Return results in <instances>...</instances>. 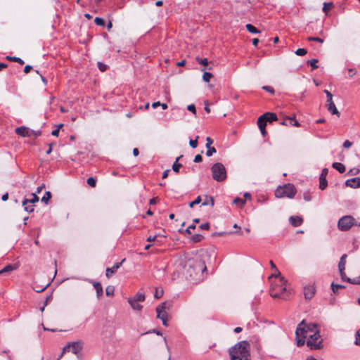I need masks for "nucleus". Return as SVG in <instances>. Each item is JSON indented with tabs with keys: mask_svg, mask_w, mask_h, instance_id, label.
Segmentation results:
<instances>
[{
	"mask_svg": "<svg viewBox=\"0 0 360 360\" xmlns=\"http://www.w3.org/2000/svg\"><path fill=\"white\" fill-rule=\"evenodd\" d=\"M51 198V194L49 191H46L44 196L41 198V202H44L45 204H47Z\"/></svg>",
	"mask_w": 360,
	"mask_h": 360,
	"instance_id": "nucleus-36",
	"label": "nucleus"
},
{
	"mask_svg": "<svg viewBox=\"0 0 360 360\" xmlns=\"http://www.w3.org/2000/svg\"><path fill=\"white\" fill-rule=\"evenodd\" d=\"M332 167L337 169L340 173L345 172L346 169L345 165L340 162H333Z\"/></svg>",
	"mask_w": 360,
	"mask_h": 360,
	"instance_id": "nucleus-23",
	"label": "nucleus"
},
{
	"mask_svg": "<svg viewBox=\"0 0 360 360\" xmlns=\"http://www.w3.org/2000/svg\"><path fill=\"white\" fill-rule=\"evenodd\" d=\"M144 300H145V295L141 292H137L134 297L128 298V302H143Z\"/></svg>",
	"mask_w": 360,
	"mask_h": 360,
	"instance_id": "nucleus-19",
	"label": "nucleus"
},
{
	"mask_svg": "<svg viewBox=\"0 0 360 360\" xmlns=\"http://www.w3.org/2000/svg\"><path fill=\"white\" fill-rule=\"evenodd\" d=\"M212 178L218 182L226 180L227 177L226 169L224 165L221 162L214 164L211 167Z\"/></svg>",
	"mask_w": 360,
	"mask_h": 360,
	"instance_id": "nucleus-3",
	"label": "nucleus"
},
{
	"mask_svg": "<svg viewBox=\"0 0 360 360\" xmlns=\"http://www.w3.org/2000/svg\"><path fill=\"white\" fill-rule=\"evenodd\" d=\"M202 160V156L200 155V154H198L195 156L194 158V162H200Z\"/></svg>",
	"mask_w": 360,
	"mask_h": 360,
	"instance_id": "nucleus-64",
	"label": "nucleus"
},
{
	"mask_svg": "<svg viewBox=\"0 0 360 360\" xmlns=\"http://www.w3.org/2000/svg\"><path fill=\"white\" fill-rule=\"evenodd\" d=\"M279 283L276 285V290H277L281 294L286 290V283L287 281L283 276H279Z\"/></svg>",
	"mask_w": 360,
	"mask_h": 360,
	"instance_id": "nucleus-17",
	"label": "nucleus"
},
{
	"mask_svg": "<svg viewBox=\"0 0 360 360\" xmlns=\"http://www.w3.org/2000/svg\"><path fill=\"white\" fill-rule=\"evenodd\" d=\"M93 285L96 291L97 297L99 298L103 292V287L99 282H94Z\"/></svg>",
	"mask_w": 360,
	"mask_h": 360,
	"instance_id": "nucleus-21",
	"label": "nucleus"
},
{
	"mask_svg": "<svg viewBox=\"0 0 360 360\" xmlns=\"http://www.w3.org/2000/svg\"><path fill=\"white\" fill-rule=\"evenodd\" d=\"M30 129L24 126L15 129V133L22 137H30Z\"/></svg>",
	"mask_w": 360,
	"mask_h": 360,
	"instance_id": "nucleus-15",
	"label": "nucleus"
},
{
	"mask_svg": "<svg viewBox=\"0 0 360 360\" xmlns=\"http://www.w3.org/2000/svg\"><path fill=\"white\" fill-rule=\"evenodd\" d=\"M199 136H196L195 140L190 139L189 145L192 148H195L198 146V139Z\"/></svg>",
	"mask_w": 360,
	"mask_h": 360,
	"instance_id": "nucleus-45",
	"label": "nucleus"
},
{
	"mask_svg": "<svg viewBox=\"0 0 360 360\" xmlns=\"http://www.w3.org/2000/svg\"><path fill=\"white\" fill-rule=\"evenodd\" d=\"M124 261L125 259H123L120 262L115 263L111 268H107L105 276L110 277L112 274H115Z\"/></svg>",
	"mask_w": 360,
	"mask_h": 360,
	"instance_id": "nucleus-16",
	"label": "nucleus"
},
{
	"mask_svg": "<svg viewBox=\"0 0 360 360\" xmlns=\"http://www.w3.org/2000/svg\"><path fill=\"white\" fill-rule=\"evenodd\" d=\"M296 194V189L293 184H287L283 186H279L275 191V196L278 198H292Z\"/></svg>",
	"mask_w": 360,
	"mask_h": 360,
	"instance_id": "nucleus-4",
	"label": "nucleus"
},
{
	"mask_svg": "<svg viewBox=\"0 0 360 360\" xmlns=\"http://www.w3.org/2000/svg\"><path fill=\"white\" fill-rule=\"evenodd\" d=\"M317 63H318L317 59H311L307 61V63L309 64L312 67L313 69H316L318 68V65H316Z\"/></svg>",
	"mask_w": 360,
	"mask_h": 360,
	"instance_id": "nucleus-47",
	"label": "nucleus"
},
{
	"mask_svg": "<svg viewBox=\"0 0 360 360\" xmlns=\"http://www.w3.org/2000/svg\"><path fill=\"white\" fill-rule=\"evenodd\" d=\"M289 222L294 227H297L302 224L303 219L299 216H291L289 218Z\"/></svg>",
	"mask_w": 360,
	"mask_h": 360,
	"instance_id": "nucleus-18",
	"label": "nucleus"
},
{
	"mask_svg": "<svg viewBox=\"0 0 360 360\" xmlns=\"http://www.w3.org/2000/svg\"><path fill=\"white\" fill-rule=\"evenodd\" d=\"M333 6L332 2H324L323 5V11L327 15L328 11Z\"/></svg>",
	"mask_w": 360,
	"mask_h": 360,
	"instance_id": "nucleus-33",
	"label": "nucleus"
},
{
	"mask_svg": "<svg viewBox=\"0 0 360 360\" xmlns=\"http://www.w3.org/2000/svg\"><path fill=\"white\" fill-rule=\"evenodd\" d=\"M346 258H347L346 254L342 255V257H340V262L338 264L339 271H342V270L345 269Z\"/></svg>",
	"mask_w": 360,
	"mask_h": 360,
	"instance_id": "nucleus-22",
	"label": "nucleus"
},
{
	"mask_svg": "<svg viewBox=\"0 0 360 360\" xmlns=\"http://www.w3.org/2000/svg\"><path fill=\"white\" fill-rule=\"evenodd\" d=\"M245 27L248 32H250L252 34H258L260 32V31L256 28L255 26H253L251 24H247L245 25Z\"/></svg>",
	"mask_w": 360,
	"mask_h": 360,
	"instance_id": "nucleus-28",
	"label": "nucleus"
},
{
	"mask_svg": "<svg viewBox=\"0 0 360 360\" xmlns=\"http://www.w3.org/2000/svg\"><path fill=\"white\" fill-rule=\"evenodd\" d=\"M345 185L353 188H360V177H354L347 179L345 181Z\"/></svg>",
	"mask_w": 360,
	"mask_h": 360,
	"instance_id": "nucleus-14",
	"label": "nucleus"
},
{
	"mask_svg": "<svg viewBox=\"0 0 360 360\" xmlns=\"http://www.w3.org/2000/svg\"><path fill=\"white\" fill-rule=\"evenodd\" d=\"M263 89H264L265 91L271 93V94H274V89L270 86H264L263 87Z\"/></svg>",
	"mask_w": 360,
	"mask_h": 360,
	"instance_id": "nucleus-60",
	"label": "nucleus"
},
{
	"mask_svg": "<svg viewBox=\"0 0 360 360\" xmlns=\"http://www.w3.org/2000/svg\"><path fill=\"white\" fill-rule=\"evenodd\" d=\"M323 92L326 94L327 97L326 101V106L328 110L332 114V115H336L338 117L340 116V112L338 110L333 101V94L328 90L325 89Z\"/></svg>",
	"mask_w": 360,
	"mask_h": 360,
	"instance_id": "nucleus-8",
	"label": "nucleus"
},
{
	"mask_svg": "<svg viewBox=\"0 0 360 360\" xmlns=\"http://www.w3.org/2000/svg\"><path fill=\"white\" fill-rule=\"evenodd\" d=\"M316 324L314 323H310L309 324H306L305 321L303 320L302 321L298 326H297L296 330H295V335L299 336L300 333L301 335H309V333H314L316 330Z\"/></svg>",
	"mask_w": 360,
	"mask_h": 360,
	"instance_id": "nucleus-5",
	"label": "nucleus"
},
{
	"mask_svg": "<svg viewBox=\"0 0 360 360\" xmlns=\"http://www.w3.org/2000/svg\"><path fill=\"white\" fill-rule=\"evenodd\" d=\"M18 268V265H13V264H8V265H6V266H4L1 271H0V274H3V273H6V272H10V271H12L13 270H15L17 269Z\"/></svg>",
	"mask_w": 360,
	"mask_h": 360,
	"instance_id": "nucleus-25",
	"label": "nucleus"
},
{
	"mask_svg": "<svg viewBox=\"0 0 360 360\" xmlns=\"http://www.w3.org/2000/svg\"><path fill=\"white\" fill-rule=\"evenodd\" d=\"M50 283H47L41 286H35V285H33L32 286V288L33 290L37 292H41L42 291H44L49 285Z\"/></svg>",
	"mask_w": 360,
	"mask_h": 360,
	"instance_id": "nucleus-29",
	"label": "nucleus"
},
{
	"mask_svg": "<svg viewBox=\"0 0 360 360\" xmlns=\"http://www.w3.org/2000/svg\"><path fill=\"white\" fill-rule=\"evenodd\" d=\"M307 338V336L304 335H301L300 333L299 336L296 335V340H297V345L298 347L303 346L305 343V339Z\"/></svg>",
	"mask_w": 360,
	"mask_h": 360,
	"instance_id": "nucleus-24",
	"label": "nucleus"
},
{
	"mask_svg": "<svg viewBox=\"0 0 360 360\" xmlns=\"http://www.w3.org/2000/svg\"><path fill=\"white\" fill-rule=\"evenodd\" d=\"M134 310L140 311L142 309V305L139 304L137 302H128Z\"/></svg>",
	"mask_w": 360,
	"mask_h": 360,
	"instance_id": "nucleus-34",
	"label": "nucleus"
},
{
	"mask_svg": "<svg viewBox=\"0 0 360 360\" xmlns=\"http://www.w3.org/2000/svg\"><path fill=\"white\" fill-rule=\"evenodd\" d=\"M340 271V276H341V278L343 281H347V279L349 278L348 277H347L345 273V270H342V271Z\"/></svg>",
	"mask_w": 360,
	"mask_h": 360,
	"instance_id": "nucleus-62",
	"label": "nucleus"
},
{
	"mask_svg": "<svg viewBox=\"0 0 360 360\" xmlns=\"http://www.w3.org/2000/svg\"><path fill=\"white\" fill-rule=\"evenodd\" d=\"M94 22L96 25L102 27L105 26V20L103 18L98 17L95 18Z\"/></svg>",
	"mask_w": 360,
	"mask_h": 360,
	"instance_id": "nucleus-39",
	"label": "nucleus"
},
{
	"mask_svg": "<svg viewBox=\"0 0 360 360\" xmlns=\"http://www.w3.org/2000/svg\"><path fill=\"white\" fill-rule=\"evenodd\" d=\"M206 148H207V151H206V155L207 157H210L212 156L214 153H216V149L214 147H212V146H205Z\"/></svg>",
	"mask_w": 360,
	"mask_h": 360,
	"instance_id": "nucleus-37",
	"label": "nucleus"
},
{
	"mask_svg": "<svg viewBox=\"0 0 360 360\" xmlns=\"http://www.w3.org/2000/svg\"><path fill=\"white\" fill-rule=\"evenodd\" d=\"M114 291H115V288L112 285H108L106 288H105V294L106 295L108 296H111V295H113L114 294Z\"/></svg>",
	"mask_w": 360,
	"mask_h": 360,
	"instance_id": "nucleus-42",
	"label": "nucleus"
},
{
	"mask_svg": "<svg viewBox=\"0 0 360 360\" xmlns=\"http://www.w3.org/2000/svg\"><path fill=\"white\" fill-rule=\"evenodd\" d=\"M316 292V289L314 285H307L304 287V296L306 300H311Z\"/></svg>",
	"mask_w": 360,
	"mask_h": 360,
	"instance_id": "nucleus-12",
	"label": "nucleus"
},
{
	"mask_svg": "<svg viewBox=\"0 0 360 360\" xmlns=\"http://www.w3.org/2000/svg\"><path fill=\"white\" fill-rule=\"evenodd\" d=\"M203 238V236L201 234H195L192 236L191 240L194 243L200 242Z\"/></svg>",
	"mask_w": 360,
	"mask_h": 360,
	"instance_id": "nucleus-41",
	"label": "nucleus"
},
{
	"mask_svg": "<svg viewBox=\"0 0 360 360\" xmlns=\"http://www.w3.org/2000/svg\"><path fill=\"white\" fill-rule=\"evenodd\" d=\"M233 204L238 205L241 207L245 204V200H243L240 198H236L233 200Z\"/></svg>",
	"mask_w": 360,
	"mask_h": 360,
	"instance_id": "nucleus-31",
	"label": "nucleus"
},
{
	"mask_svg": "<svg viewBox=\"0 0 360 360\" xmlns=\"http://www.w3.org/2000/svg\"><path fill=\"white\" fill-rule=\"evenodd\" d=\"M345 286L340 285V284H335L334 283H332L331 284V289L333 292H337L339 289L344 288Z\"/></svg>",
	"mask_w": 360,
	"mask_h": 360,
	"instance_id": "nucleus-38",
	"label": "nucleus"
},
{
	"mask_svg": "<svg viewBox=\"0 0 360 360\" xmlns=\"http://www.w3.org/2000/svg\"><path fill=\"white\" fill-rule=\"evenodd\" d=\"M199 228L203 230H208L210 228V224L207 222L202 224L201 225L199 226Z\"/></svg>",
	"mask_w": 360,
	"mask_h": 360,
	"instance_id": "nucleus-58",
	"label": "nucleus"
},
{
	"mask_svg": "<svg viewBox=\"0 0 360 360\" xmlns=\"http://www.w3.org/2000/svg\"><path fill=\"white\" fill-rule=\"evenodd\" d=\"M66 352H70L69 351V346L66 345L63 347V351L61 352V354H60L59 357L57 359V360H60V358L63 356V354Z\"/></svg>",
	"mask_w": 360,
	"mask_h": 360,
	"instance_id": "nucleus-56",
	"label": "nucleus"
},
{
	"mask_svg": "<svg viewBox=\"0 0 360 360\" xmlns=\"http://www.w3.org/2000/svg\"><path fill=\"white\" fill-rule=\"evenodd\" d=\"M352 145V143L351 141H349V140H346L344 141L342 146L344 148H348L351 147Z\"/></svg>",
	"mask_w": 360,
	"mask_h": 360,
	"instance_id": "nucleus-63",
	"label": "nucleus"
},
{
	"mask_svg": "<svg viewBox=\"0 0 360 360\" xmlns=\"http://www.w3.org/2000/svg\"><path fill=\"white\" fill-rule=\"evenodd\" d=\"M359 172L360 169L359 168H352L348 172V174L351 175H357Z\"/></svg>",
	"mask_w": 360,
	"mask_h": 360,
	"instance_id": "nucleus-53",
	"label": "nucleus"
},
{
	"mask_svg": "<svg viewBox=\"0 0 360 360\" xmlns=\"http://www.w3.org/2000/svg\"><path fill=\"white\" fill-rule=\"evenodd\" d=\"M212 77V75L208 72H205L202 75V79L206 82H209Z\"/></svg>",
	"mask_w": 360,
	"mask_h": 360,
	"instance_id": "nucleus-44",
	"label": "nucleus"
},
{
	"mask_svg": "<svg viewBox=\"0 0 360 360\" xmlns=\"http://www.w3.org/2000/svg\"><path fill=\"white\" fill-rule=\"evenodd\" d=\"M258 127L260 129V131L263 136H265L266 134V131L265 130L266 124L264 122H260L259 120H257Z\"/></svg>",
	"mask_w": 360,
	"mask_h": 360,
	"instance_id": "nucleus-32",
	"label": "nucleus"
},
{
	"mask_svg": "<svg viewBox=\"0 0 360 360\" xmlns=\"http://www.w3.org/2000/svg\"><path fill=\"white\" fill-rule=\"evenodd\" d=\"M209 204H210L211 206L213 207L214 206V199L211 196H210V197L206 196V198H205V201L202 202V206H206V205H207Z\"/></svg>",
	"mask_w": 360,
	"mask_h": 360,
	"instance_id": "nucleus-35",
	"label": "nucleus"
},
{
	"mask_svg": "<svg viewBox=\"0 0 360 360\" xmlns=\"http://www.w3.org/2000/svg\"><path fill=\"white\" fill-rule=\"evenodd\" d=\"M182 156L183 155H180L179 157L176 158L175 162L172 165V169L175 172H179V169L181 167V165L178 163V161L179 160V159L181 158H182Z\"/></svg>",
	"mask_w": 360,
	"mask_h": 360,
	"instance_id": "nucleus-27",
	"label": "nucleus"
},
{
	"mask_svg": "<svg viewBox=\"0 0 360 360\" xmlns=\"http://www.w3.org/2000/svg\"><path fill=\"white\" fill-rule=\"evenodd\" d=\"M303 198L305 201H310L311 200V195L309 193H304L303 195Z\"/></svg>",
	"mask_w": 360,
	"mask_h": 360,
	"instance_id": "nucleus-57",
	"label": "nucleus"
},
{
	"mask_svg": "<svg viewBox=\"0 0 360 360\" xmlns=\"http://www.w3.org/2000/svg\"><path fill=\"white\" fill-rule=\"evenodd\" d=\"M328 172V169L327 168H323L319 176V188L322 191L324 190L328 186V182L326 180Z\"/></svg>",
	"mask_w": 360,
	"mask_h": 360,
	"instance_id": "nucleus-11",
	"label": "nucleus"
},
{
	"mask_svg": "<svg viewBox=\"0 0 360 360\" xmlns=\"http://www.w3.org/2000/svg\"><path fill=\"white\" fill-rule=\"evenodd\" d=\"M306 53H307V50L304 49H298L295 51V54L297 56H304Z\"/></svg>",
	"mask_w": 360,
	"mask_h": 360,
	"instance_id": "nucleus-50",
	"label": "nucleus"
},
{
	"mask_svg": "<svg viewBox=\"0 0 360 360\" xmlns=\"http://www.w3.org/2000/svg\"><path fill=\"white\" fill-rule=\"evenodd\" d=\"M163 294H164L163 290H159L156 289L155 290V292L154 294V297L156 299H159V298H160L163 295Z\"/></svg>",
	"mask_w": 360,
	"mask_h": 360,
	"instance_id": "nucleus-48",
	"label": "nucleus"
},
{
	"mask_svg": "<svg viewBox=\"0 0 360 360\" xmlns=\"http://www.w3.org/2000/svg\"><path fill=\"white\" fill-rule=\"evenodd\" d=\"M270 295L274 298L281 297V294L277 290H276V285H271Z\"/></svg>",
	"mask_w": 360,
	"mask_h": 360,
	"instance_id": "nucleus-26",
	"label": "nucleus"
},
{
	"mask_svg": "<svg viewBox=\"0 0 360 360\" xmlns=\"http://www.w3.org/2000/svg\"><path fill=\"white\" fill-rule=\"evenodd\" d=\"M355 344L360 346V329L356 333Z\"/></svg>",
	"mask_w": 360,
	"mask_h": 360,
	"instance_id": "nucleus-54",
	"label": "nucleus"
},
{
	"mask_svg": "<svg viewBox=\"0 0 360 360\" xmlns=\"http://www.w3.org/2000/svg\"><path fill=\"white\" fill-rule=\"evenodd\" d=\"M167 303L163 302L156 308L157 317L160 319L163 326H167V313L166 311Z\"/></svg>",
	"mask_w": 360,
	"mask_h": 360,
	"instance_id": "nucleus-9",
	"label": "nucleus"
},
{
	"mask_svg": "<svg viewBox=\"0 0 360 360\" xmlns=\"http://www.w3.org/2000/svg\"><path fill=\"white\" fill-rule=\"evenodd\" d=\"M347 282L352 284L359 285L360 284V276L354 278H347Z\"/></svg>",
	"mask_w": 360,
	"mask_h": 360,
	"instance_id": "nucleus-43",
	"label": "nucleus"
},
{
	"mask_svg": "<svg viewBox=\"0 0 360 360\" xmlns=\"http://www.w3.org/2000/svg\"><path fill=\"white\" fill-rule=\"evenodd\" d=\"M200 202H201V198H200V196H198L195 200L190 202L189 206H190V207H193L195 205H198V204L200 203Z\"/></svg>",
	"mask_w": 360,
	"mask_h": 360,
	"instance_id": "nucleus-49",
	"label": "nucleus"
},
{
	"mask_svg": "<svg viewBox=\"0 0 360 360\" xmlns=\"http://www.w3.org/2000/svg\"><path fill=\"white\" fill-rule=\"evenodd\" d=\"M307 345L311 349H319L321 348L322 339L319 330H316L314 333L307 335Z\"/></svg>",
	"mask_w": 360,
	"mask_h": 360,
	"instance_id": "nucleus-6",
	"label": "nucleus"
},
{
	"mask_svg": "<svg viewBox=\"0 0 360 360\" xmlns=\"http://www.w3.org/2000/svg\"><path fill=\"white\" fill-rule=\"evenodd\" d=\"M175 266L178 276L182 274L193 282L202 280L207 270L205 262L198 258L181 257L176 260Z\"/></svg>",
	"mask_w": 360,
	"mask_h": 360,
	"instance_id": "nucleus-1",
	"label": "nucleus"
},
{
	"mask_svg": "<svg viewBox=\"0 0 360 360\" xmlns=\"http://www.w3.org/2000/svg\"><path fill=\"white\" fill-rule=\"evenodd\" d=\"M307 40L309 41H318L319 43L323 42V39L321 38H319V37H309L307 38Z\"/></svg>",
	"mask_w": 360,
	"mask_h": 360,
	"instance_id": "nucleus-52",
	"label": "nucleus"
},
{
	"mask_svg": "<svg viewBox=\"0 0 360 360\" xmlns=\"http://www.w3.org/2000/svg\"><path fill=\"white\" fill-rule=\"evenodd\" d=\"M7 58L11 61L17 62L21 65L24 64V60L21 59L20 58L15 57V56H7Z\"/></svg>",
	"mask_w": 360,
	"mask_h": 360,
	"instance_id": "nucleus-40",
	"label": "nucleus"
},
{
	"mask_svg": "<svg viewBox=\"0 0 360 360\" xmlns=\"http://www.w3.org/2000/svg\"><path fill=\"white\" fill-rule=\"evenodd\" d=\"M258 120H259L260 122L266 123V122H271L272 121L277 120V116L275 113L273 112H266L261 115Z\"/></svg>",
	"mask_w": 360,
	"mask_h": 360,
	"instance_id": "nucleus-13",
	"label": "nucleus"
},
{
	"mask_svg": "<svg viewBox=\"0 0 360 360\" xmlns=\"http://www.w3.org/2000/svg\"><path fill=\"white\" fill-rule=\"evenodd\" d=\"M30 137L34 136L35 137L39 136L41 134V131L40 130H33L30 129Z\"/></svg>",
	"mask_w": 360,
	"mask_h": 360,
	"instance_id": "nucleus-51",
	"label": "nucleus"
},
{
	"mask_svg": "<svg viewBox=\"0 0 360 360\" xmlns=\"http://www.w3.org/2000/svg\"><path fill=\"white\" fill-rule=\"evenodd\" d=\"M354 219L349 215L344 216L340 218L338 223V229L341 231L349 230L354 224Z\"/></svg>",
	"mask_w": 360,
	"mask_h": 360,
	"instance_id": "nucleus-7",
	"label": "nucleus"
},
{
	"mask_svg": "<svg viewBox=\"0 0 360 360\" xmlns=\"http://www.w3.org/2000/svg\"><path fill=\"white\" fill-rule=\"evenodd\" d=\"M86 182L91 187H95L96 184V179L94 177H89L87 179Z\"/></svg>",
	"mask_w": 360,
	"mask_h": 360,
	"instance_id": "nucleus-46",
	"label": "nucleus"
},
{
	"mask_svg": "<svg viewBox=\"0 0 360 360\" xmlns=\"http://www.w3.org/2000/svg\"><path fill=\"white\" fill-rule=\"evenodd\" d=\"M188 110L192 112L193 113L195 114V106L193 104L188 105L187 106Z\"/></svg>",
	"mask_w": 360,
	"mask_h": 360,
	"instance_id": "nucleus-61",
	"label": "nucleus"
},
{
	"mask_svg": "<svg viewBox=\"0 0 360 360\" xmlns=\"http://www.w3.org/2000/svg\"><path fill=\"white\" fill-rule=\"evenodd\" d=\"M69 351H71L73 354L78 355L82 349V342L80 341L69 342Z\"/></svg>",
	"mask_w": 360,
	"mask_h": 360,
	"instance_id": "nucleus-10",
	"label": "nucleus"
},
{
	"mask_svg": "<svg viewBox=\"0 0 360 360\" xmlns=\"http://www.w3.org/2000/svg\"><path fill=\"white\" fill-rule=\"evenodd\" d=\"M270 264H271V267L273 270H274L275 273L274 274H272L271 276H270L272 277V276H275V277H279V276H281V273L279 272V271L278 270V269L276 268V265L274 264V263L273 262V261H270Z\"/></svg>",
	"mask_w": 360,
	"mask_h": 360,
	"instance_id": "nucleus-30",
	"label": "nucleus"
},
{
	"mask_svg": "<svg viewBox=\"0 0 360 360\" xmlns=\"http://www.w3.org/2000/svg\"><path fill=\"white\" fill-rule=\"evenodd\" d=\"M32 198L30 199L25 198L22 202V205H26L28 203H35L39 201V197L37 195L36 193H32L31 194Z\"/></svg>",
	"mask_w": 360,
	"mask_h": 360,
	"instance_id": "nucleus-20",
	"label": "nucleus"
},
{
	"mask_svg": "<svg viewBox=\"0 0 360 360\" xmlns=\"http://www.w3.org/2000/svg\"><path fill=\"white\" fill-rule=\"evenodd\" d=\"M98 68L101 71L104 72L106 70L107 65L102 63L101 62H98Z\"/></svg>",
	"mask_w": 360,
	"mask_h": 360,
	"instance_id": "nucleus-55",
	"label": "nucleus"
},
{
	"mask_svg": "<svg viewBox=\"0 0 360 360\" xmlns=\"http://www.w3.org/2000/svg\"><path fill=\"white\" fill-rule=\"evenodd\" d=\"M23 207H24V210L30 213V212H32L34 211V208H33V206H27V205H22Z\"/></svg>",
	"mask_w": 360,
	"mask_h": 360,
	"instance_id": "nucleus-59",
	"label": "nucleus"
},
{
	"mask_svg": "<svg viewBox=\"0 0 360 360\" xmlns=\"http://www.w3.org/2000/svg\"><path fill=\"white\" fill-rule=\"evenodd\" d=\"M230 360H250V347L248 341L238 342L229 349Z\"/></svg>",
	"mask_w": 360,
	"mask_h": 360,
	"instance_id": "nucleus-2",
	"label": "nucleus"
}]
</instances>
